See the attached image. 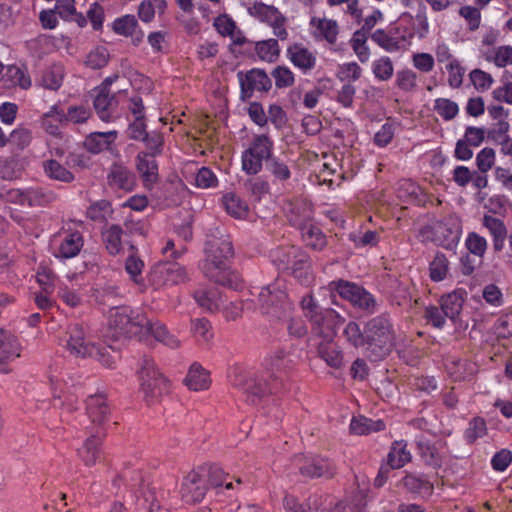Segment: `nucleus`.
I'll return each mask as SVG.
<instances>
[{"label": "nucleus", "mask_w": 512, "mask_h": 512, "mask_svg": "<svg viewBox=\"0 0 512 512\" xmlns=\"http://www.w3.org/2000/svg\"><path fill=\"white\" fill-rule=\"evenodd\" d=\"M133 225V222H125V230L118 224H110L103 228L101 232L102 242L110 255L116 256L123 251V236H127L133 230L138 231L140 229H133Z\"/></svg>", "instance_id": "obj_17"}, {"label": "nucleus", "mask_w": 512, "mask_h": 512, "mask_svg": "<svg viewBox=\"0 0 512 512\" xmlns=\"http://www.w3.org/2000/svg\"><path fill=\"white\" fill-rule=\"evenodd\" d=\"M107 183L112 189L130 192L136 186V178L128 167L120 163H114L107 174Z\"/></svg>", "instance_id": "obj_22"}, {"label": "nucleus", "mask_w": 512, "mask_h": 512, "mask_svg": "<svg viewBox=\"0 0 512 512\" xmlns=\"http://www.w3.org/2000/svg\"><path fill=\"white\" fill-rule=\"evenodd\" d=\"M205 258L200 262L199 267L205 277L211 281L226 285V261L233 256V246L228 239H213L205 244Z\"/></svg>", "instance_id": "obj_3"}, {"label": "nucleus", "mask_w": 512, "mask_h": 512, "mask_svg": "<svg viewBox=\"0 0 512 512\" xmlns=\"http://www.w3.org/2000/svg\"><path fill=\"white\" fill-rule=\"evenodd\" d=\"M143 329L151 334L158 342L171 349H176L180 346V341L177 337L171 334L167 327L159 321H151L147 318V324L144 325Z\"/></svg>", "instance_id": "obj_31"}, {"label": "nucleus", "mask_w": 512, "mask_h": 512, "mask_svg": "<svg viewBox=\"0 0 512 512\" xmlns=\"http://www.w3.org/2000/svg\"><path fill=\"white\" fill-rule=\"evenodd\" d=\"M317 354L332 368L339 369L343 364V353L334 340L320 341L317 345Z\"/></svg>", "instance_id": "obj_30"}, {"label": "nucleus", "mask_w": 512, "mask_h": 512, "mask_svg": "<svg viewBox=\"0 0 512 512\" xmlns=\"http://www.w3.org/2000/svg\"><path fill=\"white\" fill-rule=\"evenodd\" d=\"M395 83L400 90L410 92L417 86V75L411 69L399 70L396 73Z\"/></svg>", "instance_id": "obj_61"}, {"label": "nucleus", "mask_w": 512, "mask_h": 512, "mask_svg": "<svg viewBox=\"0 0 512 512\" xmlns=\"http://www.w3.org/2000/svg\"><path fill=\"white\" fill-rule=\"evenodd\" d=\"M21 345L16 336L0 329V356L5 358L20 357Z\"/></svg>", "instance_id": "obj_42"}, {"label": "nucleus", "mask_w": 512, "mask_h": 512, "mask_svg": "<svg viewBox=\"0 0 512 512\" xmlns=\"http://www.w3.org/2000/svg\"><path fill=\"white\" fill-rule=\"evenodd\" d=\"M67 335L66 348L71 355L80 358H97L103 364L110 366V363L105 360L102 349L87 337L80 324L70 325Z\"/></svg>", "instance_id": "obj_9"}, {"label": "nucleus", "mask_w": 512, "mask_h": 512, "mask_svg": "<svg viewBox=\"0 0 512 512\" xmlns=\"http://www.w3.org/2000/svg\"><path fill=\"white\" fill-rule=\"evenodd\" d=\"M248 13L250 16L268 25L273 23L278 16L282 15L276 7L258 2H255L248 8Z\"/></svg>", "instance_id": "obj_43"}, {"label": "nucleus", "mask_w": 512, "mask_h": 512, "mask_svg": "<svg viewBox=\"0 0 512 512\" xmlns=\"http://www.w3.org/2000/svg\"><path fill=\"white\" fill-rule=\"evenodd\" d=\"M160 508L154 489L143 486L135 502V512H155ZM111 512H126L122 503H114Z\"/></svg>", "instance_id": "obj_23"}, {"label": "nucleus", "mask_w": 512, "mask_h": 512, "mask_svg": "<svg viewBox=\"0 0 512 512\" xmlns=\"http://www.w3.org/2000/svg\"><path fill=\"white\" fill-rule=\"evenodd\" d=\"M300 472L303 476L311 478L332 475L333 473L328 461L321 458H313L311 461H308L300 467Z\"/></svg>", "instance_id": "obj_47"}, {"label": "nucleus", "mask_w": 512, "mask_h": 512, "mask_svg": "<svg viewBox=\"0 0 512 512\" xmlns=\"http://www.w3.org/2000/svg\"><path fill=\"white\" fill-rule=\"evenodd\" d=\"M191 332L199 342L203 343L209 342L214 336L212 325L206 318L192 319Z\"/></svg>", "instance_id": "obj_49"}, {"label": "nucleus", "mask_w": 512, "mask_h": 512, "mask_svg": "<svg viewBox=\"0 0 512 512\" xmlns=\"http://www.w3.org/2000/svg\"><path fill=\"white\" fill-rule=\"evenodd\" d=\"M413 37L414 27L411 16L408 20L399 19L387 30L377 29L371 35V39L388 52H396L405 48Z\"/></svg>", "instance_id": "obj_7"}, {"label": "nucleus", "mask_w": 512, "mask_h": 512, "mask_svg": "<svg viewBox=\"0 0 512 512\" xmlns=\"http://www.w3.org/2000/svg\"><path fill=\"white\" fill-rule=\"evenodd\" d=\"M237 77L240 84V99L243 102L252 98L254 92H268L272 88V81L262 69H251L247 72L239 71Z\"/></svg>", "instance_id": "obj_12"}, {"label": "nucleus", "mask_w": 512, "mask_h": 512, "mask_svg": "<svg viewBox=\"0 0 512 512\" xmlns=\"http://www.w3.org/2000/svg\"><path fill=\"white\" fill-rule=\"evenodd\" d=\"M207 491V482L199 472H190L183 480L181 495L186 503H197L203 500Z\"/></svg>", "instance_id": "obj_21"}, {"label": "nucleus", "mask_w": 512, "mask_h": 512, "mask_svg": "<svg viewBox=\"0 0 512 512\" xmlns=\"http://www.w3.org/2000/svg\"><path fill=\"white\" fill-rule=\"evenodd\" d=\"M118 105L116 94L112 93L107 86H101L95 90L93 107L103 122H114L119 118Z\"/></svg>", "instance_id": "obj_15"}, {"label": "nucleus", "mask_w": 512, "mask_h": 512, "mask_svg": "<svg viewBox=\"0 0 512 512\" xmlns=\"http://www.w3.org/2000/svg\"><path fill=\"white\" fill-rule=\"evenodd\" d=\"M372 71L376 79L388 81L393 76L394 66L391 59L384 56L373 62Z\"/></svg>", "instance_id": "obj_52"}, {"label": "nucleus", "mask_w": 512, "mask_h": 512, "mask_svg": "<svg viewBox=\"0 0 512 512\" xmlns=\"http://www.w3.org/2000/svg\"><path fill=\"white\" fill-rule=\"evenodd\" d=\"M255 49L262 60L273 61L279 55V45L276 39L257 42Z\"/></svg>", "instance_id": "obj_56"}, {"label": "nucleus", "mask_w": 512, "mask_h": 512, "mask_svg": "<svg viewBox=\"0 0 512 512\" xmlns=\"http://www.w3.org/2000/svg\"><path fill=\"white\" fill-rule=\"evenodd\" d=\"M267 170L280 181H286L291 177V171L286 162L278 157L271 156L266 164Z\"/></svg>", "instance_id": "obj_58"}, {"label": "nucleus", "mask_w": 512, "mask_h": 512, "mask_svg": "<svg viewBox=\"0 0 512 512\" xmlns=\"http://www.w3.org/2000/svg\"><path fill=\"white\" fill-rule=\"evenodd\" d=\"M287 54L293 65L303 72L312 70L316 64L314 54L302 44L295 43L287 49Z\"/></svg>", "instance_id": "obj_25"}, {"label": "nucleus", "mask_w": 512, "mask_h": 512, "mask_svg": "<svg viewBox=\"0 0 512 512\" xmlns=\"http://www.w3.org/2000/svg\"><path fill=\"white\" fill-rule=\"evenodd\" d=\"M412 459L410 451L407 449L405 440H396L391 444L387 454V466L391 469H400L409 463Z\"/></svg>", "instance_id": "obj_29"}, {"label": "nucleus", "mask_w": 512, "mask_h": 512, "mask_svg": "<svg viewBox=\"0 0 512 512\" xmlns=\"http://www.w3.org/2000/svg\"><path fill=\"white\" fill-rule=\"evenodd\" d=\"M63 69L61 66H52L43 71L41 77L42 86L50 89L57 90L62 85Z\"/></svg>", "instance_id": "obj_51"}, {"label": "nucleus", "mask_w": 512, "mask_h": 512, "mask_svg": "<svg viewBox=\"0 0 512 512\" xmlns=\"http://www.w3.org/2000/svg\"><path fill=\"white\" fill-rule=\"evenodd\" d=\"M157 156L139 152L136 156V168L141 175L144 185L151 186L158 180Z\"/></svg>", "instance_id": "obj_24"}, {"label": "nucleus", "mask_w": 512, "mask_h": 512, "mask_svg": "<svg viewBox=\"0 0 512 512\" xmlns=\"http://www.w3.org/2000/svg\"><path fill=\"white\" fill-rule=\"evenodd\" d=\"M288 272L296 278L300 284L309 285L312 281V274L310 272V257L300 248L297 258Z\"/></svg>", "instance_id": "obj_32"}, {"label": "nucleus", "mask_w": 512, "mask_h": 512, "mask_svg": "<svg viewBox=\"0 0 512 512\" xmlns=\"http://www.w3.org/2000/svg\"><path fill=\"white\" fill-rule=\"evenodd\" d=\"M141 390L148 404L169 392V381L156 368L153 360L144 358L140 370Z\"/></svg>", "instance_id": "obj_10"}, {"label": "nucleus", "mask_w": 512, "mask_h": 512, "mask_svg": "<svg viewBox=\"0 0 512 512\" xmlns=\"http://www.w3.org/2000/svg\"><path fill=\"white\" fill-rule=\"evenodd\" d=\"M395 135V123L389 119L375 133L373 142L378 147H386L391 143Z\"/></svg>", "instance_id": "obj_62"}, {"label": "nucleus", "mask_w": 512, "mask_h": 512, "mask_svg": "<svg viewBox=\"0 0 512 512\" xmlns=\"http://www.w3.org/2000/svg\"><path fill=\"white\" fill-rule=\"evenodd\" d=\"M274 141L268 134L253 136L248 147L241 154L242 171L249 176L260 173L263 163L270 160L273 155Z\"/></svg>", "instance_id": "obj_5"}, {"label": "nucleus", "mask_w": 512, "mask_h": 512, "mask_svg": "<svg viewBox=\"0 0 512 512\" xmlns=\"http://www.w3.org/2000/svg\"><path fill=\"white\" fill-rule=\"evenodd\" d=\"M449 272V261L445 254L437 252L429 264V276L433 282L443 281Z\"/></svg>", "instance_id": "obj_46"}, {"label": "nucleus", "mask_w": 512, "mask_h": 512, "mask_svg": "<svg viewBox=\"0 0 512 512\" xmlns=\"http://www.w3.org/2000/svg\"><path fill=\"white\" fill-rule=\"evenodd\" d=\"M466 294L464 289H457L441 297L440 306L444 311V315L451 321L455 322L459 316Z\"/></svg>", "instance_id": "obj_26"}, {"label": "nucleus", "mask_w": 512, "mask_h": 512, "mask_svg": "<svg viewBox=\"0 0 512 512\" xmlns=\"http://www.w3.org/2000/svg\"><path fill=\"white\" fill-rule=\"evenodd\" d=\"M293 365L294 361L289 351L280 348L265 360V372L261 378H253L244 383L235 379L232 384L240 387L246 394V401L254 405L268 394H278L287 390V371Z\"/></svg>", "instance_id": "obj_1"}, {"label": "nucleus", "mask_w": 512, "mask_h": 512, "mask_svg": "<svg viewBox=\"0 0 512 512\" xmlns=\"http://www.w3.org/2000/svg\"><path fill=\"white\" fill-rule=\"evenodd\" d=\"M343 334L352 346L356 348L365 346V329L361 330L358 323L350 321L344 328Z\"/></svg>", "instance_id": "obj_55"}, {"label": "nucleus", "mask_w": 512, "mask_h": 512, "mask_svg": "<svg viewBox=\"0 0 512 512\" xmlns=\"http://www.w3.org/2000/svg\"><path fill=\"white\" fill-rule=\"evenodd\" d=\"M117 132L115 130L109 132H93L84 141L85 148L93 153L98 154L107 150L115 141Z\"/></svg>", "instance_id": "obj_33"}, {"label": "nucleus", "mask_w": 512, "mask_h": 512, "mask_svg": "<svg viewBox=\"0 0 512 512\" xmlns=\"http://www.w3.org/2000/svg\"><path fill=\"white\" fill-rule=\"evenodd\" d=\"M145 324L147 317L140 309L119 306L109 311V326L116 336L136 335L143 330Z\"/></svg>", "instance_id": "obj_8"}, {"label": "nucleus", "mask_w": 512, "mask_h": 512, "mask_svg": "<svg viewBox=\"0 0 512 512\" xmlns=\"http://www.w3.org/2000/svg\"><path fill=\"white\" fill-rule=\"evenodd\" d=\"M141 142L145 145L144 153L153 156H159L163 152L164 146V138L163 135L159 132L152 131L147 134V137H143Z\"/></svg>", "instance_id": "obj_53"}, {"label": "nucleus", "mask_w": 512, "mask_h": 512, "mask_svg": "<svg viewBox=\"0 0 512 512\" xmlns=\"http://www.w3.org/2000/svg\"><path fill=\"white\" fill-rule=\"evenodd\" d=\"M112 30L115 34L130 38L133 46H139L144 40V31L139 26L135 15L125 14L117 17L112 22Z\"/></svg>", "instance_id": "obj_19"}, {"label": "nucleus", "mask_w": 512, "mask_h": 512, "mask_svg": "<svg viewBox=\"0 0 512 512\" xmlns=\"http://www.w3.org/2000/svg\"><path fill=\"white\" fill-rule=\"evenodd\" d=\"M495 333L499 338L512 336V312L500 315L494 325Z\"/></svg>", "instance_id": "obj_64"}, {"label": "nucleus", "mask_w": 512, "mask_h": 512, "mask_svg": "<svg viewBox=\"0 0 512 512\" xmlns=\"http://www.w3.org/2000/svg\"><path fill=\"white\" fill-rule=\"evenodd\" d=\"M207 476V484L215 489L225 487V489L230 490L234 488L233 482L227 481L228 474H225L219 467H211Z\"/></svg>", "instance_id": "obj_57"}, {"label": "nucleus", "mask_w": 512, "mask_h": 512, "mask_svg": "<svg viewBox=\"0 0 512 512\" xmlns=\"http://www.w3.org/2000/svg\"><path fill=\"white\" fill-rule=\"evenodd\" d=\"M112 213L111 203L107 200H99L92 203L86 211V215L93 221H104L108 214Z\"/></svg>", "instance_id": "obj_59"}, {"label": "nucleus", "mask_w": 512, "mask_h": 512, "mask_svg": "<svg viewBox=\"0 0 512 512\" xmlns=\"http://www.w3.org/2000/svg\"><path fill=\"white\" fill-rule=\"evenodd\" d=\"M42 167L45 175L52 180L71 183L75 179L74 174L57 160H45L43 161Z\"/></svg>", "instance_id": "obj_40"}, {"label": "nucleus", "mask_w": 512, "mask_h": 512, "mask_svg": "<svg viewBox=\"0 0 512 512\" xmlns=\"http://www.w3.org/2000/svg\"><path fill=\"white\" fill-rule=\"evenodd\" d=\"M183 382L192 391L206 390L211 384L209 372L196 362L190 366Z\"/></svg>", "instance_id": "obj_28"}, {"label": "nucleus", "mask_w": 512, "mask_h": 512, "mask_svg": "<svg viewBox=\"0 0 512 512\" xmlns=\"http://www.w3.org/2000/svg\"><path fill=\"white\" fill-rule=\"evenodd\" d=\"M401 483L408 492L421 496H430L434 490L433 484L423 474L408 473L401 479Z\"/></svg>", "instance_id": "obj_27"}, {"label": "nucleus", "mask_w": 512, "mask_h": 512, "mask_svg": "<svg viewBox=\"0 0 512 512\" xmlns=\"http://www.w3.org/2000/svg\"><path fill=\"white\" fill-rule=\"evenodd\" d=\"M300 304L304 316L311 323L312 335L321 341L334 340L340 322L339 315L333 309L320 307L310 294L304 296Z\"/></svg>", "instance_id": "obj_4"}, {"label": "nucleus", "mask_w": 512, "mask_h": 512, "mask_svg": "<svg viewBox=\"0 0 512 512\" xmlns=\"http://www.w3.org/2000/svg\"><path fill=\"white\" fill-rule=\"evenodd\" d=\"M299 249L293 245L278 247L270 252L271 261L279 271H288L293 260L297 258Z\"/></svg>", "instance_id": "obj_34"}, {"label": "nucleus", "mask_w": 512, "mask_h": 512, "mask_svg": "<svg viewBox=\"0 0 512 512\" xmlns=\"http://www.w3.org/2000/svg\"><path fill=\"white\" fill-rule=\"evenodd\" d=\"M222 205L230 216L237 219H244L249 213L247 202L234 192H227L222 196Z\"/></svg>", "instance_id": "obj_35"}, {"label": "nucleus", "mask_w": 512, "mask_h": 512, "mask_svg": "<svg viewBox=\"0 0 512 512\" xmlns=\"http://www.w3.org/2000/svg\"><path fill=\"white\" fill-rule=\"evenodd\" d=\"M433 109L445 121L454 119L459 112L458 104L447 98H437Z\"/></svg>", "instance_id": "obj_50"}, {"label": "nucleus", "mask_w": 512, "mask_h": 512, "mask_svg": "<svg viewBox=\"0 0 512 512\" xmlns=\"http://www.w3.org/2000/svg\"><path fill=\"white\" fill-rule=\"evenodd\" d=\"M310 25L317 28L319 35L328 43L334 44L337 40L338 25L335 20L311 18Z\"/></svg>", "instance_id": "obj_45"}, {"label": "nucleus", "mask_w": 512, "mask_h": 512, "mask_svg": "<svg viewBox=\"0 0 512 512\" xmlns=\"http://www.w3.org/2000/svg\"><path fill=\"white\" fill-rule=\"evenodd\" d=\"M258 303L263 314L276 319L287 316L293 309V304L284 289V282L279 279L260 290Z\"/></svg>", "instance_id": "obj_6"}, {"label": "nucleus", "mask_w": 512, "mask_h": 512, "mask_svg": "<svg viewBox=\"0 0 512 512\" xmlns=\"http://www.w3.org/2000/svg\"><path fill=\"white\" fill-rule=\"evenodd\" d=\"M194 299L199 306L211 312L218 310L223 304L222 296L217 288H200L194 292Z\"/></svg>", "instance_id": "obj_36"}, {"label": "nucleus", "mask_w": 512, "mask_h": 512, "mask_svg": "<svg viewBox=\"0 0 512 512\" xmlns=\"http://www.w3.org/2000/svg\"><path fill=\"white\" fill-rule=\"evenodd\" d=\"M53 199L50 192L44 191L42 188L26 189V205L30 207L45 206Z\"/></svg>", "instance_id": "obj_60"}, {"label": "nucleus", "mask_w": 512, "mask_h": 512, "mask_svg": "<svg viewBox=\"0 0 512 512\" xmlns=\"http://www.w3.org/2000/svg\"><path fill=\"white\" fill-rule=\"evenodd\" d=\"M487 430V424L484 418L479 416L473 417L464 432V439L468 444H473L478 439L483 438L487 434Z\"/></svg>", "instance_id": "obj_48"}, {"label": "nucleus", "mask_w": 512, "mask_h": 512, "mask_svg": "<svg viewBox=\"0 0 512 512\" xmlns=\"http://www.w3.org/2000/svg\"><path fill=\"white\" fill-rule=\"evenodd\" d=\"M88 437L84 441L81 448L77 450V454L85 466H94L101 458L102 443L106 434L101 430L91 429L87 431Z\"/></svg>", "instance_id": "obj_18"}, {"label": "nucleus", "mask_w": 512, "mask_h": 512, "mask_svg": "<svg viewBox=\"0 0 512 512\" xmlns=\"http://www.w3.org/2000/svg\"><path fill=\"white\" fill-rule=\"evenodd\" d=\"M283 210L288 222L300 230L311 224L313 220L312 204L304 199L286 201Z\"/></svg>", "instance_id": "obj_16"}, {"label": "nucleus", "mask_w": 512, "mask_h": 512, "mask_svg": "<svg viewBox=\"0 0 512 512\" xmlns=\"http://www.w3.org/2000/svg\"><path fill=\"white\" fill-rule=\"evenodd\" d=\"M109 53L104 47H97L92 50L86 58V65L92 69H100L107 65Z\"/></svg>", "instance_id": "obj_63"}, {"label": "nucleus", "mask_w": 512, "mask_h": 512, "mask_svg": "<svg viewBox=\"0 0 512 512\" xmlns=\"http://www.w3.org/2000/svg\"><path fill=\"white\" fill-rule=\"evenodd\" d=\"M348 240L353 243L355 249L376 247L380 241V234L377 231L360 229L350 232Z\"/></svg>", "instance_id": "obj_41"}, {"label": "nucleus", "mask_w": 512, "mask_h": 512, "mask_svg": "<svg viewBox=\"0 0 512 512\" xmlns=\"http://www.w3.org/2000/svg\"><path fill=\"white\" fill-rule=\"evenodd\" d=\"M166 9V0H143L138 7V17L142 22L150 23L154 20L156 13L161 17Z\"/></svg>", "instance_id": "obj_38"}, {"label": "nucleus", "mask_w": 512, "mask_h": 512, "mask_svg": "<svg viewBox=\"0 0 512 512\" xmlns=\"http://www.w3.org/2000/svg\"><path fill=\"white\" fill-rule=\"evenodd\" d=\"M188 273L178 263L162 262L155 264L149 273V282L157 289L184 283Z\"/></svg>", "instance_id": "obj_11"}, {"label": "nucleus", "mask_w": 512, "mask_h": 512, "mask_svg": "<svg viewBox=\"0 0 512 512\" xmlns=\"http://www.w3.org/2000/svg\"><path fill=\"white\" fill-rule=\"evenodd\" d=\"M365 347L373 360H381L392 350L395 330L389 314H380L369 319L365 325Z\"/></svg>", "instance_id": "obj_2"}, {"label": "nucleus", "mask_w": 512, "mask_h": 512, "mask_svg": "<svg viewBox=\"0 0 512 512\" xmlns=\"http://www.w3.org/2000/svg\"><path fill=\"white\" fill-rule=\"evenodd\" d=\"M385 422L381 419L373 420L364 416L354 417L350 423V431L356 435H366L385 429Z\"/></svg>", "instance_id": "obj_39"}, {"label": "nucleus", "mask_w": 512, "mask_h": 512, "mask_svg": "<svg viewBox=\"0 0 512 512\" xmlns=\"http://www.w3.org/2000/svg\"><path fill=\"white\" fill-rule=\"evenodd\" d=\"M431 233V240L445 249H454L461 236V226L456 219L445 218L426 228Z\"/></svg>", "instance_id": "obj_14"}, {"label": "nucleus", "mask_w": 512, "mask_h": 512, "mask_svg": "<svg viewBox=\"0 0 512 512\" xmlns=\"http://www.w3.org/2000/svg\"><path fill=\"white\" fill-rule=\"evenodd\" d=\"M301 236L305 245L315 251H322L327 246L326 235L312 223L301 229Z\"/></svg>", "instance_id": "obj_37"}, {"label": "nucleus", "mask_w": 512, "mask_h": 512, "mask_svg": "<svg viewBox=\"0 0 512 512\" xmlns=\"http://www.w3.org/2000/svg\"><path fill=\"white\" fill-rule=\"evenodd\" d=\"M484 57L488 62L494 63L497 67L503 68L512 64V46L504 45L497 48H489Z\"/></svg>", "instance_id": "obj_44"}, {"label": "nucleus", "mask_w": 512, "mask_h": 512, "mask_svg": "<svg viewBox=\"0 0 512 512\" xmlns=\"http://www.w3.org/2000/svg\"><path fill=\"white\" fill-rule=\"evenodd\" d=\"M465 247L474 256L482 258L487 250V240L476 232H470L465 240Z\"/></svg>", "instance_id": "obj_54"}, {"label": "nucleus", "mask_w": 512, "mask_h": 512, "mask_svg": "<svg viewBox=\"0 0 512 512\" xmlns=\"http://www.w3.org/2000/svg\"><path fill=\"white\" fill-rule=\"evenodd\" d=\"M58 237L59 245L54 252L56 258L71 259L79 255L84 246V238L80 231H64Z\"/></svg>", "instance_id": "obj_20"}, {"label": "nucleus", "mask_w": 512, "mask_h": 512, "mask_svg": "<svg viewBox=\"0 0 512 512\" xmlns=\"http://www.w3.org/2000/svg\"><path fill=\"white\" fill-rule=\"evenodd\" d=\"M86 414L91 422L86 430L90 431L94 428V430H101L106 434L111 418V409L105 394L97 393L87 397Z\"/></svg>", "instance_id": "obj_13"}]
</instances>
